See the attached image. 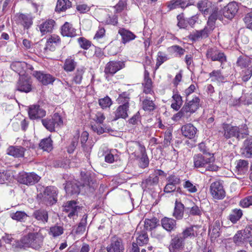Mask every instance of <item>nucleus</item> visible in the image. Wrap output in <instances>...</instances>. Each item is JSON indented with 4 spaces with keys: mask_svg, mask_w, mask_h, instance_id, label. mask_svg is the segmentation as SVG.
<instances>
[{
    "mask_svg": "<svg viewBox=\"0 0 252 252\" xmlns=\"http://www.w3.org/2000/svg\"><path fill=\"white\" fill-rule=\"evenodd\" d=\"M44 236L39 231L38 232L30 233L24 236L17 242V246L19 248L31 247L35 249H39L43 244Z\"/></svg>",
    "mask_w": 252,
    "mask_h": 252,
    "instance_id": "f257e3e1",
    "label": "nucleus"
},
{
    "mask_svg": "<svg viewBox=\"0 0 252 252\" xmlns=\"http://www.w3.org/2000/svg\"><path fill=\"white\" fill-rule=\"evenodd\" d=\"M193 165L195 168H206V170L217 171L218 167L212 164L215 158L213 154L204 153L196 154L193 156Z\"/></svg>",
    "mask_w": 252,
    "mask_h": 252,
    "instance_id": "f03ea898",
    "label": "nucleus"
},
{
    "mask_svg": "<svg viewBox=\"0 0 252 252\" xmlns=\"http://www.w3.org/2000/svg\"><path fill=\"white\" fill-rule=\"evenodd\" d=\"M223 135L227 139L236 137L239 140L243 139L249 134L248 127L246 124L239 126L229 124L223 125Z\"/></svg>",
    "mask_w": 252,
    "mask_h": 252,
    "instance_id": "7ed1b4c3",
    "label": "nucleus"
},
{
    "mask_svg": "<svg viewBox=\"0 0 252 252\" xmlns=\"http://www.w3.org/2000/svg\"><path fill=\"white\" fill-rule=\"evenodd\" d=\"M82 181L83 182L82 185H80V183L76 180H73L71 181H68L66 183V185L64 187L65 191L68 195H72L75 194H78L81 189V188L85 186H89L90 185V177L86 175L84 173L81 172Z\"/></svg>",
    "mask_w": 252,
    "mask_h": 252,
    "instance_id": "20e7f679",
    "label": "nucleus"
},
{
    "mask_svg": "<svg viewBox=\"0 0 252 252\" xmlns=\"http://www.w3.org/2000/svg\"><path fill=\"white\" fill-rule=\"evenodd\" d=\"M233 239L237 246H243L249 243L252 247V225L247 226L244 229L238 231Z\"/></svg>",
    "mask_w": 252,
    "mask_h": 252,
    "instance_id": "39448f33",
    "label": "nucleus"
},
{
    "mask_svg": "<svg viewBox=\"0 0 252 252\" xmlns=\"http://www.w3.org/2000/svg\"><path fill=\"white\" fill-rule=\"evenodd\" d=\"M218 9L214 10L209 17L207 26H205L204 29L199 31L201 38L208 37L209 34L213 31L215 28L216 20L217 18H220L221 17V15L220 14H218Z\"/></svg>",
    "mask_w": 252,
    "mask_h": 252,
    "instance_id": "423d86ee",
    "label": "nucleus"
},
{
    "mask_svg": "<svg viewBox=\"0 0 252 252\" xmlns=\"http://www.w3.org/2000/svg\"><path fill=\"white\" fill-rule=\"evenodd\" d=\"M42 123L47 130L53 132L56 127L63 126V120L58 113H55L51 118L42 120Z\"/></svg>",
    "mask_w": 252,
    "mask_h": 252,
    "instance_id": "0eeeda50",
    "label": "nucleus"
},
{
    "mask_svg": "<svg viewBox=\"0 0 252 252\" xmlns=\"http://www.w3.org/2000/svg\"><path fill=\"white\" fill-rule=\"evenodd\" d=\"M216 9H218V14H220L221 15V17L219 18V19L222 18V15L228 19H232L237 12L238 6L236 2H232L229 3L226 6L224 7L222 10H220L218 7H215L212 12Z\"/></svg>",
    "mask_w": 252,
    "mask_h": 252,
    "instance_id": "6e6552de",
    "label": "nucleus"
},
{
    "mask_svg": "<svg viewBox=\"0 0 252 252\" xmlns=\"http://www.w3.org/2000/svg\"><path fill=\"white\" fill-rule=\"evenodd\" d=\"M57 194L58 190L56 187L53 186L47 187L43 191V200L49 205L54 204L57 201Z\"/></svg>",
    "mask_w": 252,
    "mask_h": 252,
    "instance_id": "1a4fd4ad",
    "label": "nucleus"
},
{
    "mask_svg": "<svg viewBox=\"0 0 252 252\" xmlns=\"http://www.w3.org/2000/svg\"><path fill=\"white\" fill-rule=\"evenodd\" d=\"M40 177L34 173L21 172L19 173L18 181L25 185H32L37 183Z\"/></svg>",
    "mask_w": 252,
    "mask_h": 252,
    "instance_id": "9d476101",
    "label": "nucleus"
},
{
    "mask_svg": "<svg viewBox=\"0 0 252 252\" xmlns=\"http://www.w3.org/2000/svg\"><path fill=\"white\" fill-rule=\"evenodd\" d=\"M125 63L120 61L109 62L105 66L104 73L107 75L112 76L125 67Z\"/></svg>",
    "mask_w": 252,
    "mask_h": 252,
    "instance_id": "9b49d317",
    "label": "nucleus"
},
{
    "mask_svg": "<svg viewBox=\"0 0 252 252\" xmlns=\"http://www.w3.org/2000/svg\"><path fill=\"white\" fill-rule=\"evenodd\" d=\"M184 240L178 234L174 236L170 242V252H183L184 250Z\"/></svg>",
    "mask_w": 252,
    "mask_h": 252,
    "instance_id": "f8f14e48",
    "label": "nucleus"
},
{
    "mask_svg": "<svg viewBox=\"0 0 252 252\" xmlns=\"http://www.w3.org/2000/svg\"><path fill=\"white\" fill-rule=\"evenodd\" d=\"M211 195L215 199H222L225 196V192L222 184L219 181L212 183L210 186Z\"/></svg>",
    "mask_w": 252,
    "mask_h": 252,
    "instance_id": "ddd939ff",
    "label": "nucleus"
},
{
    "mask_svg": "<svg viewBox=\"0 0 252 252\" xmlns=\"http://www.w3.org/2000/svg\"><path fill=\"white\" fill-rule=\"evenodd\" d=\"M206 56L212 61H218L221 63L226 61V58L224 53L216 47L209 49L207 51Z\"/></svg>",
    "mask_w": 252,
    "mask_h": 252,
    "instance_id": "4468645a",
    "label": "nucleus"
},
{
    "mask_svg": "<svg viewBox=\"0 0 252 252\" xmlns=\"http://www.w3.org/2000/svg\"><path fill=\"white\" fill-rule=\"evenodd\" d=\"M17 90L20 92L29 93L32 90V82L27 75L20 76L17 85Z\"/></svg>",
    "mask_w": 252,
    "mask_h": 252,
    "instance_id": "2eb2a0df",
    "label": "nucleus"
},
{
    "mask_svg": "<svg viewBox=\"0 0 252 252\" xmlns=\"http://www.w3.org/2000/svg\"><path fill=\"white\" fill-rule=\"evenodd\" d=\"M106 250L107 252H123L124 248L122 240L116 237H112Z\"/></svg>",
    "mask_w": 252,
    "mask_h": 252,
    "instance_id": "dca6fc26",
    "label": "nucleus"
},
{
    "mask_svg": "<svg viewBox=\"0 0 252 252\" xmlns=\"http://www.w3.org/2000/svg\"><path fill=\"white\" fill-rule=\"evenodd\" d=\"M80 207L77 205L75 201H69L66 203L64 206L63 211L68 213V217L70 218H74L78 216V213Z\"/></svg>",
    "mask_w": 252,
    "mask_h": 252,
    "instance_id": "f3484780",
    "label": "nucleus"
},
{
    "mask_svg": "<svg viewBox=\"0 0 252 252\" xmlns=\"http://www.w3.org/2000/svg\"><path fill=\"white\" fill-rule=\"evenodd\" d=\"M28 113L31 119H40L46 115L45 111L37 105H31L29 107Z\"/></svg>",
    "mask_w": 252,
    "mask_h": 252,
    "instance_id": "a211bd4d",
    "label": "nucleus"
},
{
    "mask_svg": "<svg viewBox=\"0 0 252 252\" xmlns=\"http://www.w3.org/2000/svg\"><path fill=\"white\" fill-rule=\"evenodd\" d=\"M33 75L44 85L52 84L55 81V77L52 75L41 71H34Z\"/></svg>",
    "mask_w": 252,
    "mask_h": 252,
    "instance_id": "6ab92c4d",
    "label": "nucleus"
},
{
    "mask_svg": "<svg viewBox=\"0 0 252 252\" xmlns=\"http://www.w3.org/2000/svg\"><path fill=\"white\" fill-rule=\"evenodd\" d=\"M16 23L28 29L32 25V17L29 14H20L16 16Z\"/></svg>",
    "mask_w": 252,
    "mask_h": 252,
    "instance_id": "aec40b11",
    "label": "nucleus"
},
{
    "mask_svg": "<svg viewBox=\"0 0 252 252\" xmlns=\"http://www.w3.org/2000/svg\"><path fill=\"white\" fill-rule=\"evenodd\" d=\"M200 99L197 96L194 97L192 100L185 103L184 110H186L189 115L194 113L199 107Z\"/></svg>",
    "mask_w": 252,
    "mask_h": 252,
    "instance_id": "412c9836",
    "label": "nucleus"
},
{
    "mask_svg": "<svg viewBox=\"0 0 252 252\" xmlns=\"http://www.w3.org/2000/svg\"><path fill=\"white\" fill-rule=\"evenodd\" d=\"M182 133L185 137L192 139L194 137L197 129L191 124H188L183 126L181 128Z\"/></svg>",
    "mask_w": 252,
    "mask_h": 252,
    "instance_id": "4be33fe9",
    "label": "nucleus"
},
{
    "mask_svg": "<svg viewBox=\"0 0 252 252\" xmlns=\"http://www.w3.org/2000/svg\"><path fill=\"white\" fill-rule=\"evenodd\" d=\"M55 22L52 19L47 20L39 25V30L42 35L52 31Z\"/></svg>",
    "mask_w": 252,
    "mask_h": 252,
    "instance_id": "5701e85b",
    "label": "nucleus"
},
{
    "mask_svg": "<svg viewBox=\"0 0 252 252\" xmlns=\"http://www.w3.org/2000/svg\"><path fill=\"white\" fill-rule=\"evenodd\" d=\"M161 224L162 227L167 231L174 230L176 227V220L167 217H164L161 220Z\"/></svg>",
    "mask_w": 252,
    "mask_h": 252,
    "instance_id": "b1692460",
    "label": "nucleus"
},
{
    "mask_svg": "<svg viewBox=\"0 0 252 252\" xmlns=\"http://www.w3.org/2000/svg\"><path fill=\"white\" fill-rule=\"evenodd\" d=\"M61 33L63 36L71 37L76 35V30L68 22H65L62 27Z\"/></svg>",
    "mask_w": 252,
    "mask_h": 252,
    "instance_id": "393cba45",
    "label": "nucleus"
},
{
    "mask_svg": "<svg viewBox=\"0 0 252 252\" xmlns=\"http://www.w3.org/2000/svg\"><path fill=\"white\" fill-rule=\"evenodd\" d=\"M191 4L193 3H187L184 0H172L167 3V6L169 11H171L179 7L185 8Z\"/></svg>",
    "mask_w": 252,
    "mask_h": 252,
    "instance_id": "a878e982",
    "label": "nucleus"
},
{
    "mask_svg": "<svg viewBox=\"0 0 252 252\" xmlns=\"http://www.w3.org/2000/svg\"><path fill=\"white\" fill-rule=\"evenodd\" d=\"M91 129L93 131L100 135L105 132H109L111 130L110 127L104 124H94V122H91Z\"/></svg>",
    "mask_w": 252,
    "mask_h": 252,
    "instance_id": "bb28decb",
    "label": "nucleus"
},
{
    "mask_svg": "<svg viewBox=\"0 0 252 252\" xmlns=\"http://www.w3.org/2000/svg\"><path fill=\"white\" fill-rule=\"evenodd\" d=\"M118 33L122 36V42L125 44L134 39L136 37V36L132 32L125 29H120Z\"/></svg>",
    "mask_w": 252,
    "mask_h": 252,
    "instance_id": "cd10ccee",
    "label": "nucleus"
},
{
    "mask_svg": "<svg viewBox=\"0 0 252 252\" xmlns=\"http://www.w3.org/2000/svg\"><path fill=\"white\" fill-rule=\"evenodd\" d=\"M211 81L216 82L218 84L225 81V77L221 73L220 70H214L209 74Z\"/></svg>",
    "mask_w": 252,
    "mask_h": 252,
    "instance_id": "c85d7f7f",
    "label": "nucleus"
},
{
    "mask_svg": "<svg viewBox=\"0 0 252 252\" xmlns=\"http://www.w3.org/2000/svg\"><path fill=\"white\" fill-rule=\"evenodd\" d=\"M7 153L9 155L15 158L23 157L24 155V148L22 147L11 146L8 148Z\"/></svg>",
    "mask_w": 252,
    "mask_h": 252,
    "instance_id": "c756f323",
    "label": "nucleus"
},
{
    "mask_svg": "<svg viewBox=\"0 0 252 252\" xmlns=\"http://www.w3.org/2000/svg\"><path fill=\"white\" fill-rule=\"evenodd\" d=\"M128 105H120L115 111V119L126 118L128 117Z\"/></svg>",
    "mask_w": 252,
    "mask_h": 252,
    "instance_id": "7c9ffc66",
    "label": "nucleus"
},
{
    "mask_svg": "<svg viewBox=\"0 0 252 252\" xmlns=\"http://www.w3.org/2000/svg\"><path fill=\"white\" fill-rule=\"evenodd\" d=\"M184 204L176 200L173 216L177 220L182 219L184 215Z\"/></svg>",
    "mask_w": 252,
    "mask_h": 252,
    "instance_id": "2f4dec72",
    "label": "nucleus"
},
{
    "mask_svg": "<svg viewBox=\"0 0 252 252\" xmlns=\"http://www.w3.org/2000/svg\"><path fill=\"white\" fill-rule=\"evenodd\" d=\"M26 65L25 62H15L11 63L10 67L15 72L18 73L20 76H21V75H25L24 67Z\"/></svg>",
    "mask_w": 252,
    "mask_h": 252,
    "instance_id": "473e14b6",
    "label": "nucleus"
},
{
    "mask_svg": "<svg viewBox=\"0 0 252 252\" xmlns=\"http://www.w3.org/2000/svg\"><path fill=\"white\" fill-rule=\"evenodd\" d=\"M185 241L188 238H194L197 235L196 231L194 229V226L186 228L182 233L178 234Z\"/></svg>",
    "mask_w": 252,
    "mask_h": 252,
    "instance_id": "72a5a7b5",
    "label": "nucleus"
},
{
    "mask_svg": "<svg viewBox=\"0 0 252 252\" xmlns=\"http://www.w3.org/2000/svg\"><path fill=\"white\" fill-rule=\"evenodd\" d=\"M221 226V222L219 220H216L212 228L210 229L209 232L212 238H217L220 235V229Z\"/></svg>",
    "mask_w": 252,
    "mask_h": 252,
    "instance_id": "f704fd0d",
    "label": "nucleus"
},
{
    "mask_svg": "<svg viewBox=\"0 0 252 252\" xmlns=\"http://www.w3.org/2000/svg\"><path fill=\"white\" fill-rule=\"evenodd\" d=\"M76 66L77 63L72 57H70L65 60L63 69L66 72H72L74 71Z\"/></svg>",
    "mask_w": 252,
    "mask_h": 252,
    "instance_id": "c9c22d12",
    "label": "nucleus"
},
{
    "mask_svg": "<svg viewBox=\"0 0 252 252\" xmlns=\"http://www.w3.org/2000/svg\"><path fill=\"white\" fill-rule=\"evenodd\" d=\"M172 101L171 105V108L175 110H178L183 103L181 96L178 93H174L172 95Z\"/></svg>",
    "mask_w": 252,
    "mask_h": 252,
    "instance_id": "e433bc0d",
    "label": "nucleus"
},
{
    "mask_svg": "<svg viewBox=\"0 0 252 252\" xmlns=\"http://www.w3.org/2000/svg\"><path fill=\"white\" fill-rule=\"evenodd\" d=\"M33 216L35 218L42 222H46L48 221V216L47 212L44 210H38L35 211L33 213Z\"/></svg>",
    "mask_w": 252,
    "mask_h": 252,
    "instance_id": "4c0bfd02",
    "label": "nucleus"
},
{
    "mask_svg": "<svg viewBox=\"0 0 252 252\" xmlns=\"http://www.w3.org/2000/svg\"><path fill=\"white\" fill-rule=\"evenodd\" d=\"M85 70L86 68L83 66L78 67L76 71L74 73V77L73 78V81L75 84H81L83 79V76L85 72Z\"/></svg>",
    "mask_w": 252,
    "mask_h": 252,
    "instance_id": "58836bf2",
    "label": "nucleus"
},
{
    "mask_svg": "<svg viewBox=\"0 0 252 252\" xmlns=\"http://www.w3.org/2000/svg\"><path fill=\"white\" fill-rule=\"evenodd\" d=\"M142 97L144 98L142 101V108L145 111H153L155 108V104L153 101L150 99V98L147 96L144 97L143 95Z\"/></svg>",
    "mask_w": 252,
    "mask_h": 252,
    "instance_id": "ea45409f",
    "label": "nucleus"
},
{
    "mask_svg": "<svg viewBox=\"0 0 252 252\" xmlns=\"http://www.w3.org/2000/svg\"><path fill=\"white\" fill-rule=\"evenodd\" d=\"M71 6V2L68 0H58L56 7V11H63Z\"/></svg>",
    "mask_w": 252,
    "mask_h": 252,
    "instance_id": "a19ab883",
    "label": "nucleus"
},
{
    "mask_svg": "<svg viewBox=\"0 0 252 252\" xmlns=\"http://www.w3.org/2000/svg\"><path fill=\"white\" fill-rule=\"evenodd\" d=\"M243 215L242 211L240 209H235L232 211L229 216V220L233 223L238 221Z\"/></svg>",
    "mask_w": 252,
    "mask_h": 252,
    "instance_id": "79ce46f5",
    "label": "nucleus"
},
{
    "mask_svg": "<svg viewBox=\"0 0 252 252\" xmlns=\"http://www.w3.org/2000/svg\"><path fill=\"white\" fill-rule=\"evenodd\" d=\"M248 168V162L247 160L240 159L237 162L236 169L240 174H244Z\"/></svg>",
    "mask_w": 252,
    "mask_h": 252,
    "instance_id": "37998d69",
    "label": "nucleus"
},
{
    "mask_svg": "<svg viewBox=\"0 0 252 252\" xmlns=\"http://www.w3.org/2000/svg\"><path fill=\"white\" fill-rule=\"evenodd\" d=\"M189 203V206L186 207V209L189 210V213L192 215H200L201 214V209L194 203L188 200Z\"/></svg>",
    "mask_w": 252,
    "mask_h": 252,
    "instance_id": "c03bdc74",
    "label": "nucleus"
},
{
    "mask_svg": "<svg viewBox=\"0 0 252 252\" xmlns=\"http://www.w3.org/2000/svg\"><path fill=\"white\" fill-rule=\"evenodd\" d=\"M169 52L174 54L176 57H181L185 52V50L178 45H173L168 48Z\"/></svg>",
    "mask_w": 252,
    "mask_h": 252,
    "instance_id": "a18cd8bd",
    "label": "nucleus"
},
{
    "mask_svg": "<svg viewBox=\"0 0 252 252\" xmlns=\"http://www.w3.org/2000/svg\"><path fill=\"white\" fill-rule=\"evenodd\" d=\"M137 235H138V236L136 238V243L140 246H142L148 243L149 238L145 231H143L140 233L137 231Z\"/></svg>",
    "mask_w": 252,
    "mask_h": 252,
    "instance_id": "49530a36",
    "label": "nucleus"
},
{
    "mask_svg": "<svg viewBox=\"0 0 252 252\" xmlns=\"http://www.w3.org/2000/svg\"><path fill=\"white\" fill-rule=\"evenodd\" d=\"M10 216L14 220L22 221L27 218L28 215L24 211H17L15 213H11Z\"/></svg>",
    "mask_w": 252,
    "mask_h": 252,
    "instance_id": "de8ad7c7",
    "label": "nucleus"
},
{
    "mask_svg": "<svg viewBox=\"0 0 252 252\" xmlns=\"http://www.w3.org/2000/svg\"><path fill=\"white\" fill-rule=\"evenodd\" d=\"M52 141L50 137L43 139L39 143V147L44 151H50L52 149Z\"/></svg>",
    "mask_w": 252,
    "mask_h": 252,
    "instance_id": "09e8293b",
    "label": "nucleus"
},
{
    "mask_svg": "<svg viewBox=\"0 0 252 252\" xmlns=\"http://www.w3.org/2000/svg\"><path fill=\"white\" fill-rule=\"evenodd\" d=\"M134 144L136 146H138L139 147V149L142 154V157L140 158V162H143L142 166L144 167L147 166L149 164V160L147 156L145 155V148L144 146L138 142H135L134 143Z\"/></svg>",
    "mask_w": 252,
    "mask_h": 252,
    "instance_id": "8fccbe9b",
    "label": "nucleus"
},
{
    "mask_svg": "<svg viewBox=\"0 0 252 252\" xmlns=\"http://www.w3.org/2000/svg\"><path fill=\"white\" fill-rule=\"evenodd\" d=\"M245 148L243 154L247 158L252 157V140H247L244 143Z\"/></svg>",
    "mask_w": 252,
    "mask_h": 252,
    "instance_id": "3c124183",
    "label": "nucleus"
},
{
    "mask_svg": "<svg viewBox=\"0 0 252 252\" xmlns=\"http://www.w3.org/2000/svg\"><path fill=\"white\" fill-rule=\"evenodd\" d=\"M169 59L167 55L162 52H158L157 55V63L156 64V68L158 69L159 66H160L163 63L166 62Z\"/></svg>",
    "mask_w": 252,
    "mask_h": 252,
    "instance_id": "603ef678",
    "label": "nucleus"
},
{
    "mask_svg": "<svg viewBox=\"0 0 252 252\" xmlns=\"http://www.w3.org/2000/svg\"><path fill=\"white\" fill-rule=\"evenodd\" d=\"M92 119L94 122V124H102L105 117L102 112L97 111L93 115Z\"/></svg>",
    "mask_w": 252,
    "mask_h": 252,
    "instance_id": "864d4df0",
    "label": "nucleus"
},
{
    "mask_svg": "<svg viewBox=\"0 0 252 252\" xmlns=\"http://www.w3.org/2000/svg\"><path fill=\"white\" fill-rule=\"evenodd\" d=\"M63 232V228L62 226L55 225L50 227L49 233L53 237H56L62 235Z\"/></svg>",
    "mask_w": 252,
    "mask_h": 252,
    "instance_id": "5fc2aeb1",
    "label": "nucleus"
},
{
    "mask_svg": "<svg viewBox=\"0 0 252 252\" xmlns=\"http://www.w3.org/2000/svg\"><path fill=\"white\" fill-rule=\"evenodd\" d=\"M144 86L143 93L146 94H152L153 92L152 91V82L151 78H146L144 79L143 83Z\"/></svg>",
    "mask_w": 252,
    "mask_h": 252,
    "instance_id": "6e6d98bb",
    "label": "nucleus"
},
{
    "mask_svg": "<svg viewBox=\"0 0 252 252\" xmlns=\"http://www.w3.org/2000/svg\"><path fill=\"white\" fill-rule=\"evenodd\" d=\"M129 97L128 94L126 92L120 94L118 97L117 101L121 105H125L129 106Z\"/></svg>",
    "mask_w": 252,
    "mask_h": 252,
    "instance_id": "4d7b16f0",
    "label": "nucleus"
},
{
    "mask_svg": "<svg viewBox=\"0 0 252 252\" xmlns=\"http://www.w3.org/2000/svg\"><path fill=\"white\" fill-rule=\"evenodd\" d=\"M189 116V114L186 110H184L183 107L179 112L173 116L172 119L175 121H178L182 118L188 119Z\"/></svg>",
    "mask_w": 252,
    "mask_h": 252,
    "instance_id": "13d9d810",
    "label": "nucleus"
},
{
    "mask_svg": "<svg viewBox=\"0 0 252 252\" xmlns=\"http://www.w3.org/2000/svg\"><path fill=\"white\" fill-rule=\"evenodd\" d=\"M251 63L250 58L248 57H240L238 58L237 63L241 67H246Z\"/></svg>",
    "mask_w": 252,
    "mask_h": 252,
    "instance_id": "bf43d9fd",
    "label": "nucleus"
},
{
    "mask_svg": "<svg viewBox=\"0 0 252 252\" xmlns=\"http://www.w3.org/2000/svg\"><path fill=\"white\" fill-rule=\"evenodd\" d=\"M197 6L200 11L204 12L206 14L209 9V3L207 0H200L197 4Z\"/></svg>",
    "mask_w": 252,
    "mask_h": 252,
    "instance_id": "052dcab7",
    "label": "nucleus"
},
{
    "mask_svg": "<svg viewBox=\"0 0 252 252\" xmlns=\"http://www.w3.org/2000/svg\"><path fill=\"white\" fill-rule=\"evenodd\" d=\"M112 103L111 99L108 96H106L99 99V104L103 109L109 107L112 105Z\"/></svg>",
    "mask_w": 252,
    "mask_h": 252,
    "instance_id": "680f3d73",
    "label": "nucleus"
},
{
    "mask_svg": "<svg viewBox=\"0 0 252 252\" xmlns=\"http://www.w3.org/2000/svg\"><path fill=\"white\" fill-rule=\"evenodd\" d=\"M79 137V133L77 132L74 135V138L70 145L68 147L67 152L69 153H72L74 151L75 148L78 144V139Z\"/></svg>",
    "mask_w": 252,
    "mask_h": 252,
    "instance_id": "e2e57ef3",
    "label": "nucleus"
},
{
    "mask_svg": "<svg viewBox=\"0 0 252 252\" xmlns=\"http://www.w3.org/2000/svg\"><path fill=\"white\" fill-rule=\"evenodd\" d=\"M156 219H146L144 222V227L147 230H151L156 227L157 224Z\"/></svg>",
    "mask_w": 252,
    "mask_h": 252,
    "instance_id": "0e129e2a",
    "label": "nucleus"
},
{
    "mask_svg": "<svg viewBox=\"0 0 252 252\" xmlns=\"http://www.w3.org/2000/svg\"><path fill=\"white\" fill-rule=\"evenodd\" d=\"M177 25L180 28H186L188 26L187 19L184 17L183 14H179L177 16Z\"/></svg>",
    "mask_w": 252,
    "mask_h": 252,
    "instance_id": "69168bd1",
    "label": "nucleus"
},
{
    "mask_svg": "<svg viewBox=\"0 0 252 252\" xmlns=\"http://www.w3.org/2000/svg\"><path fill=\"white\" fill-rule=\"evenodd\" d=\"M240 205L244 208L252 205V195L247 196L241 200L240 202Z\"/></svg>",
    "mask_w": 252,
    "mask_h": 252,
    "instance_id": "338daca9",
    "label": "nucleus"
},
{
    "mask_svg": "<svg viewBox=\"0 0 252 252\" xmlns=\"http://www.w3.org/2000/svg\"><path fill=\"white\" fill-rule=\"evenodd\" d=\"M244 21L247 26V28L252 29V11L248 13L244 18Z\"/></svg>",
    "mask_w": 252,
    "mask_h": 252,
    "instance_id": "774afa93",
    "label": "nucleus"
}]
</instances>
